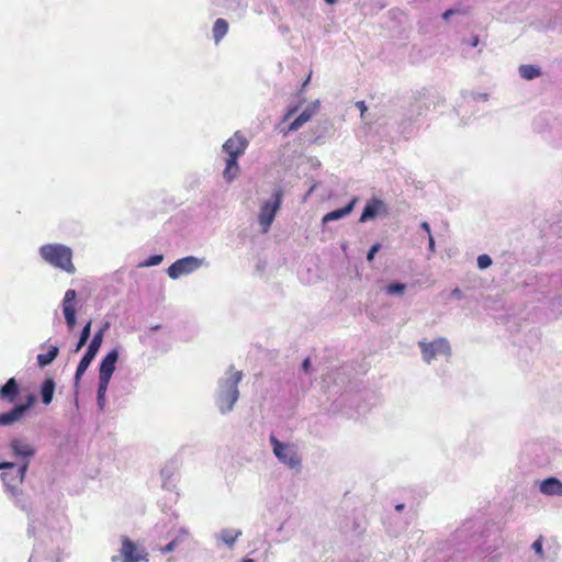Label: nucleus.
Returning <instances> with one entry per match:
<instances>
[{"label":"nucleus","mask_w":562,"mask_h":562,"mask_svg":"<svg viewBox=\"0 0 562 562\" xmlns=\"http://www.w3.org/2000/svg\"><path fill=\"white\" fill-rule=\"evenodd\" d=\"M229 374L228 379L220 382L216 403L222 413L233 409L239 396L238 383L243 378V372L231 367Z\"/></svg>","instance_id":"f03ea898"},{"label":"nucleus","mask_w":562,"mask_h":562,"mask_svg":"<svg viewBox=\"0 0 562 562\" xmlns=\"http://www.w3.org/2000/svg\"><path fill=\"white\" fill-rule=\"evenodd\" d=\"M423 359L430 363L437 356H451V347L446 338H437L431 342H418Z\"/></svg>","instance_id":"39448f33"},{"label":"nucleus","mask_w":562,"mask_h":562,"mask_svg":"<svg viewBox=\"0 0 562 562\" xmlns=\"http://www.w3.org/2000/svg\"><path fill=\"white\" fill-rule=\"evenodd\" d=\"M14 468V463L12 462H2L0 463V470L1 469H13Z\"/></svg>","instance_id":"4c0bfd02"},{"label":"nucleus","mask_w":562,"mask_h":562,"mask_svg":"<svg viewBox=\"0 0 562 562\" xmlns=\"http://www.w3.org/2000/svg\"><path fill=\"white\" fill-rule=\"evenodd\" d=\"M380 248H381V245L379 243H375L374 245H372V247L370 248V250L367 254V259L369 261L373 260L375 254L380 250Z\"/></svg>","instance_id":"473e14b6"},{"label":"nucleus","mask_w":562,"mask_h":562,"mask_svg":"<svg viewBox=\"0 0 562 562\" xmlns=\"http://www.w3.org/2000/svg\"><path fill=\"white\" fill-rule=\"evenodd\" d=\"M403 507H404V505H402V504H401V505H397V506H396V510H402V509H403Z\"/></svg>","instance_id":"37998d69"},{"label":"nucleus","mask_w":562,"mask_h":562,"mask_svg":"<svg viewBox=\"0 0 562 562\" xmlns=\"http://www.w3.org/2000/svg\"><path fill=\"white\" fill-rule=\"evenodd\" d=\"M325 1H326L327 3H330V4H333V3H335V2H336V0H325Z\"/></svg>","instance_id":"a18cd8bd"},{"label":"nucleus","mask_w":562,"mask_h":562,"mask_svg":"<svg viewBox=\"0 0 562 562\" xmlns=\"http://www.w3.org/2000/svg\"><path fill=\"white\" fill-rule=\"evenodd\" d=\"M282 202V190L278 189L273 193V201L272 202H266L260 210L259 214V224L262 227V232L267 233L269 227L271 226L276 213L281 206Z\"/></svg>","instance_id":"423d86ee"},{"label":"nucleus","mask_w":562,"mask_h":562,"mask_svg":"<svg viewBox=\"0 0 562 562\" xmlns=\"http://www.w3.org/2000/svg\"><path fill=\"white\" fill-rule=\"evenodd\" d=\"M35 396L33 394H29L25 397V402L22 404L15 405L18 408H22L21 413L24 415L35 403Z\"/></svg>","instance_id":"bb28decb"},{"label":"nucleus","mask_w":562,"mask_h":562,"mask_svg":"<svg viewBox=\"0 0 562 562\" xmlns=\"http://www.w3.org/2000/svg\"><path fill=\"white\" fill-rule=\"evenodd\" d=\"M492 265V259L488 255H480L477 257V266L480 269H486Z\"/></svg>","instance_id":"c756f323"},{"label":"nucleus","mask_w":562,"mask_h":562,"mask_svg":"<svg viewBox=\"0 0 562 562\" xmlns=\"http://www.w3.org/2000/svg\"><path fill=\"white\" fill-rule=\"evenodd\" d=\"M77 293L75 290L69 289L66 291L63 300V313L65 315L67 327L71 330L76 326V307L75 300Z\"/></svg>","instance_id":"9d476101"},{"label":"nucleus","mask_w":562,"mask_h":562,"mask_svg":"<svg viewBox=\"0 0 562 562\" xmlns=\"http://www.w3.org/2000/svg\"><path fill=\"white\" fill-rule=\"evenodd\" d=\"M310 367H311V360H310V358H306V359L303 361V363H302V368H303V370H304L305 372H307V371H308V369H310Z\"/></svg>","instance_id":"e433bc0d"},{"label":"nucleus","mask_w":562,"mask_h":562,"mask_svg":"<svg viewBox=\"0 0 562 562\" xmlns=\"http://www.w3.org/2000/svg\"><path fill=\"white\" fill-rule=\"evenodd\" d=\"M532 549L535 550L536 554L539 558H543V550H542V538L540 537L532 543Z\"/></svg>","instance_id":"2f4dec72"},{"label":"nucleus","mask_w":562,"mask_h":562,"mask_svg":"<svg viewBox=\"0 0 562 562\" xmlns=\"http://www.w3.org/2000/svg\"><path fill=\"white\" fill-rule=\"evenodd\" d=\"M10 446L16 457L30 458L35 454V449L22 439H13Z\"/></svg>","instance_id":"4468645a"},{"label":"nucleus","mask_w":562,"mask_h":562,"mask_svg":"<svg viewBox=\"0 0 562 562\" xmlns=\"http://www.w3.org/2000/svg\"><path fill=\"white\" fill-rule=\"evenodd\" d=\"M59 349L56 346H50L46 353H40L37 356V363L41 368H44L52 363L58 356Z\"/></svg>","instance_id":"412c9836"},{"label":"nucleus","mask_w":562,"mask_h":562,"mask_svg":"<svg viewBox=\"0 0 562 562\" xmlns=\"http://www.w3.org/2000/svg\"><path fill=\"white\" fill-rule=\"evenodd\" d=\"M241 535V531L239 530H232V529H224L221 532V539L223 542H225L227 546L233 547L236 539Z\"/></svg>","instance_id":"b1692460"},{"label":"nucleus","mask_w":562,"mask_h":562,"mask_svg":"<svg viewBox=\"0 0 562 562\" xmlns=\"http://www.w3.org/2000/svg\"><path fill=\"white\" fill-rule=\"evenodd\" d=\"M41 257L50 266L74 274L72 250L61 244H46L40 248Z\"/></svg>","instance_id":"f257e3e1"},{"label":"nucleus","mask_w":562,"mask_h":562,"mask_svg":"<svg viewBox=\"0 0 562 562\" xmlns=\"http://www.w3.org/2000/svg\"><path fill=\"white\" fill-rule=\"evenodd\" d=\"M110 380L99 379V386H98V402L101 403L104 400L108 385Z\"/></svg>","instance_id":"cd10ccee"},{"label":"nucleus","mask_w":562,"mask_h":562,"mask_svg":"<svg viewBox=\"0 0 562 562\" xmlns=\"http://www.w3.org/2000/svg\"><path fill=\"white\" fill-rule=\"evenodd\" d=\"M270 442L273 447V453L280 462L284 463L291 469H300L301 457L294 446L279 441L274 436L270 437Z\"/></svg>","instance_id":"7ed1b4c3"},{"label":"nucleus","mask_w":562,"mask_h":562,"mask_svg":"<svg viewBox=\"0 0 562 562\" xmlns=\"http://www.w3.org/2000/svg\"><path fill=\"white\" fill-rule=\"evenodd\" d=\"M312 117V111L310 110H304L290 125H289V128L288 131L289 132H292V131H296L299 130L303 124H305L306 122H308Z\"/></svg>","instance_id":"5701e85b"},{"label":"nucleus","mask_w":562,"mask_h":562,"mask_svg":"<svg viewBox=\"0 0 562 562\" xmlns=\"http://www.w3.org/2000/svg\"><path fill=\"white\" fill-rule=\"evenodd\" d=\"M382 209H384V204L381 200H372L366 204L359 221L367 222L368 220L375 217Z\"/></svg>","instance_id":"2eb2a0df"},{"label":"nucleus","mask_w":562,"mask_h":562,"mask_svg":"<svg viewBox=\"0 0 562 562\" xmlns=\"http://www.w3.org/2000/svg\"><path fill=\"white\" fill-rule=\"evenodd\" d=\"M187 536V532L184 531H181L179 536H177L172 541H170L168 544H166L165 547L160 548V552L162 554H166V553H169V552H172L177 546L183 541L184 537Z\"/></svg>","instance_id":"a878e982"},{"label":"nucleus","mask_w":562,"mask_h":562,"mask_svg":"<svg viewBox=\"0 0 562 562\" xmlns=\"http://www.w3.org/2000/svg\"><path fill=\"white\" fill-rule=\"evenodd\" d=\"M161 261H162V256H161V255H153V256H150V257L146 260L145 266H147V267H150V266H157V265H159Z\"/></svg>","instance_id":"7c9ffc66"},{"label":"nucleus","mask_w":562,"mask_h":562,"mask_svg":"<svg viewBox=\"0 0 562 562\" xmlns=\"http://www.w3.org/2000/svg\"><path fill=\"white\" fill-rule=\"evenodd\" d=\"M539 491L547 496H562V482L557 477H548L540 483Z\"/></svg>","instance_id":"ddd939ff"},{"label":"nucleus","mask_w":562,"mask_h":562,"mask_svg":"<svg viewBox=\"0 0 562 562\" xmlns=\"http://www.w3.org/2000/svg\"><path fill=\"white\" fill-rule=\"evenodd\" d=\"M420 226H422V228H423V229L428 234V236H429V235H431V233H430V226H429V224H428L427 222H423V223L420 224Z\"/></svg>","instance_id":"58836bf2"},{"label":"nucleus","mask_w":562,"mask_h":562,"mask_svg":"<svg viewBox=\"0 0 562 562\" xmlns=\"http://www.w3.org/2000/svg\"><path fill=\"white\" fill-rule=\"evenodd\" d=\"M29 468V462H25L18 469L19 481L22 482Z\"/></svg>","instance_id":"72a5a7b5"},{"label":"nucleus","mask_w":562,"mask_h":562,"mask_svg":"<svg viewBox=\"0 0 562 562\" xmlns=\"http://www.w3.org/2000/svg\"><path fill=\"white\" fill-rule=\"evenodd\" d=\"M357 108L361 111V113H363L364 111H367V106H366L364 101H359V102H357Z\"/></svg>","instance_id":"ea45409f"},{"label":"nucleus","mask_w":562,"mask_h":562,"mask_svg":"<svg viewBox=\"0 0 562 562\" xmlns=\"http://www.w3.org/2000/svg\"><path fill=\"white\" fill-rule=\"evenodd\" d=\"M296 110H297V109H296L295 106H294V108L289 109V110H288V112L285 113V115L283 116V121H288V120H290V119L294 115V113L296 112Z\"/></svg>","instance_id":"f704fd0d"},{"label":"nucleus","mask_w":562,"mask_h":562,"mask_svg":"<svg viewBox=\"0 0 562 562\" xmlns=\"http://www.w3.org/2000/svg\"><path fill=\"white\" fill-rule=\"evenodd\" d=\"M456 13H457V11H456V10H453V9H449V10H447V11L442 14V18H443L445 20H448L450 16H452V15H453V14H456Z\"/></svg>","instance_id":"c9c22d12"},{"label":"nucleus","mask_w":562,"mask_h":562,"mask_svg":"<svg viewBox=\"0 0 562 562\" xmlns=\"http://www.w3.org/2000/svg\"><path fill=\"white\" fill-rule=\"evenodd\" d=\"M55 381L53 378H47L41 385V396L42 402L45 405H48L53 401L54 392H55Z\"/></svg>","instance_id":"dca6fc26"},{"label":"nucleus","mask_w":562,"mask_h":562,"mask_svg":"<svg viewBox=\"0 0 562 562\" xmlns=\"http://www.w3.org/2000/svg\"><path fill=\"white\" fill-rule=\"evenodd\" d=\"M429 249L431 251L435 250V240H434V237L431 235H429Z\"/></svg>","instance_id":"a19ab883"},{"label":"nucleus","mask_w":562,"mask_h":562,"mask_svg":"<svg viewBox=\"0 0 562 562\" xmlns=\"http://www.w3.org/2000/svg\"><path fill=\"white\" fill-rule=\"evenodd\" d=\"M201 266V261L195 257L189 256L175 261L168 268V276L171 279H178L181 276L189 274Z\"/></svg>","instance_id":"6e6552de"},{"label":"nucleus","mask_w":562,"mask_h":562,"mask_svg":"<svg viewBox=\"0 0 562 562\" xmlns=\"http://www.w3.org/2000/svg\"><path fill=\"white\" fill-rule=\"evenodd\" d=\"M20 394V384L14 378H10L1 387H0V400L12 404L16 401Z\"/></svg>","instance_id":"f8f14e48"},{"label":"nucleus","mask_w":562,"mask_h":562,"mask_svg":"<svg viewBox=\"0 0 562 562\" xmlns=\"http://www.w3.org/2000/svg\"><path fill=\"white\" fill-rule=\"evenodd\" d=\"M519 75L527 80H532L541 75L540 68L533 65H521L519 67Z\"/></svg>","instance_id":"4be33fe9"},{"label":"nucleus","mask_w":562,"mask_h":562,"mask_svg":"<svg viewBox=\"0 0 562 562\" xmlns=\"http://www.w3.org/2000/svg\"><path fill=\"white\" fill-rule=\"evenodd\" d=\"M238 158L227 157L223 177L227 182L233 181L239 173Z\"/></svg>","instance_id":"a211bd4d"},{"label":"nucleus","mask_w":562,"mask_h":562,"mask_svg":"<svg viewBox=\"0 0 562 562\" xmlns=\"http://www.w3.org/2000/svg\"><path fill=\"white\" fill-rule=\"evenodd\" d=\"M121 550L120 554L123 559L122 562H140L148 561V554L144 549H138L135 542H133L127 536L121 537Z\"/></svg>","instance_id":"0eeeda50"},{"label":"nucleus","mask_w":562,"mask_h":562,"mask_svg":"<svg viewBox=\"0 0 562 562\" xmlns=\"http://www.w3.org/2000/svg\"><path fill=\"white\" fill-rule=\"evenodd\" d=\"M119 359L116 350L110 351L101 361L99 368V379L111 380Z\"/></svg>","instance_id":"9b49d317"},{"label":"nucleus","mask_w":562,"mask_h":562,"mask_svg":"<svg viewBox=\"0 0 562 562\" xmlns=\"http://www.w3.org/2000/svg\"><path fill=\"white\" fill-rule=\"evenodd\" d=\"M91 321H89L81 330L79 340L76 346V351H79L88 341L91 331Z\"/></svg>","instance_id":"393cba45"},{"label":"nucleus","mask_w":562,"mask_h":562,"mask_svg":"<svg viewBox=\"0 0 562 562\" xmlns=\"http://www.w3.org/2000/svg\"><path fill=\"white\" fill-rule=\"evenodd\" d=\"M243 562H254V560L247 558V559H244Z\"/></svg>","instance_id":"c03bdc74"},{"label":"nucleus","mask_w":562,"mask_h":562,"mask_svg":"<svg viewBox=\"0 0 562 562\" xmlns=\"http://www.w3.org/2000/svg\"><path fill=\"white\" fill-rule=\"evenodd\" d=\"M22 408L13 406L9 412L0 414V426H10L23 418Z\"/></svg>","instance_id":"f3484780"},{"label":"nucleus","mask_w":562,"mask_h":562,"mask_svg":"<svg viewBox=\"0 0 562 562\" xmlns=\"http://www.w3.org/2000/svg\"><path fill=\"white\" fill-rule=\"evenodd\" d=\"M106 327H108V325H105L103 328L99 329L94 334L92 340L90 341V344L86 350V353L83 355V357L81 358V360L77 367L76 374H75L76 383H78L80 381L81 376L88 370L89 366L91 364L95 355L98 353V351L102 345L103 336L106 330Z\"/></svg>","instance_id":"20e7f679"},{"label":"nucleus","mask_w":562,"mask_h":562,"mask_svg":"<svg viewBox=\"0 0 562 562\" xmlns=\"http://www.w3.org/2000/svg\"><path fill=\"white\" fill-rule=\"evenodd\" d=\"M405 284L394 282L386 286V293L387 294H402L405 290Z\"/></svg>","instance_id":"c85d7f7f"},{"label":"nucleus","mask_w":562,"mask_h":562,"mask_svg":"<svg viewBox=\"0 0 562 562\" xmlns=\"http://www.w3.org/2000/svg\"><path fill=\"white\" fill-rule=\"evenodd\" d=\"M311 77V75L308 76ZM310 81V78H306V81L304 82V86Z\"/></svg>","instance_id":"49530a36"},{"label":"nucleus","mask_w":562,"mask_h":562,"mask_svg":"<svg viewBox=\"0 0 562 562\" xmlns=\"http://www.w3.org/2000/svg\"><path fill=\"white\" fill-rule=\"evenodd\" d=\"M355 200H352L350 203H348L345 207H341V209H338V210H335V211H331L329 213H327L324 217H323V222L324 223H327V222H331V221H337L346 215H348L352 209H353V205H355Z\"/></svg>","instance_id":"6ab92c4d"},{"label":"nucleus","mask_w":562,"mask_h":562,"mask_svg":"<svg viewBox=\"0 0 562 562\" xmlns=\"http://www.w3.org/2000/svg\"><path fill=\"white\" fill-rule=\"evenodd\" d=\"M247 147L248 140L240 132H236L223 144V150L228 155V157L234 158H239L244 155Z\"/></svg>","instance_id":"1a4fd4ad"},{"label":"nucleus","mask_w":562,"mask_h":562,"mask_svg":"<svg viewBox=\"0 0 562 562\" xmlns=\"http://www.w3.org/2000/svg\"><path fill=\"white\" fill-rule=\"evenodd\" d=\"M228 32V23L226 20L220 18L213 25V37L215 43H218Z\"/></svg>","instance_id":"aec40b11"},{"label":"nucleus","mask_w":562,"mask_h":562,"mask_svg":"<svg viewBox=\"0 0 562 562\" xmlns=\"http://www.w3.org/2000/svg\"><path fill=\"white\" fill-rule=\"evenodd\" d=\"M477 44H479V37H477V36H475V37H473V40H472V46H473V47H475V46H477Z\"/></svg>","instance_id":"79ce46f5"}]
</instances>
